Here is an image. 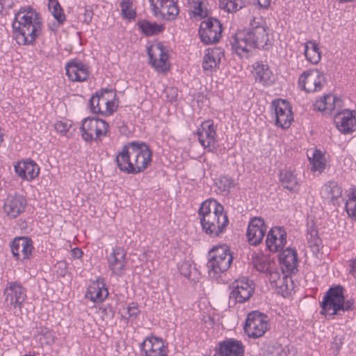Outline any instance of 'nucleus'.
Instances as JSON below:
<instances>
[{"mask_svg": "<svg viewBox=\"0 0 356 356\" xmlns=\"http://www.w3.org/2000/svg\"><path fill=\"white\" fill-rule=\"evenodd\" d=\"M12 27L18 44L33 45L42 34V18L32 7H21L15 14Z\"/></svg>", "mask_w": 356, "mask_h": 356, "instance_id": "nucleus-1", "label": "nucleus"}, {"mask_svg": "<svg viewBox=\"0 0 356 356\" xmlns=\"http://www.w3.org/2000/svg\"><path fill=\"white\" fill-rule=\"evenodd\" d=\"M152 159V153L149 147L144 143L134 141L123 145L115 160L122 172L136 175L147 168Z\"/></svg>", "mask_w": 356, "mask_h": 356, "instance_id": "nucleus-2", "label": "nucleus"}, {"mask_svg": "<svg viewBox=\"0 0 356 356\" xmlns=\"http://www.w3.org/2000/svg\"><path fill=\"white\" fill-rule=\"evenodd\" d=\"M198 218L202 231L210 237L223 234L229 221L224 207L214 199L204 200L198 209Z\"/></svg>", "mask_w": 356, "mask_h": 356, "instance_id": "nucleus-3", "label": "nucleus"}, {"mask_svg": "<svg viewBox=\"0 0 356 356\" xmlns=\"http://www.w3.org/2000/svg\"><path fill=\"white\" fill-rule=\"evenodd\" d=\"M208 273L211 278L218 280L230 266L233 257L226 245L214 246L209 254Z\"/></svg>", "mask_w": 356, "mask_h": 356, "instance_id": "nucleus-4", "label": "nucleus"}, {"mask_svg": "<svg viewBox=\"0 0 356 356\" xmlns=\"http://www.w3.org/2000/svg\"><path fill=\"white\" fill-rule=\"evenodd\" d=\"M321 314L325 316H333L340 311H348L353 309L352 304L345 302L343 288L337 286L330 289L321 302Z\"/></svg>", "mask_w": 356, "mask_h": 356, "instance_id": "nucleus-5", "label": "nucleus"}, {"mask_svg": "<svg viewBox=\"0 0 356 356\" xmlns=\"http://www.w3.org/2000/svg\"><path fill=\"white\" fill-rule=\"evenodd\" d=\"M90 111L104 116L112 115L118 108V101L113 90L104 89L97 91L90 99Z\"/></svg>", "mask_w": 356, "mask_h": 356, "instance_id": "nucleus-6", "label": "nucleus"}, {"mask_svg": "<svg viewBox=\"0 0 356 356\" xmlns=\"http://www.w3.org/2000/svg\"><path fill=\"white\" fill-rule=\"evenodd\" d=\"M109 125L98 118H86L82 120L80 130L81 136L86 142L102 140L106 136Z\"/></svg>", "mask_w": 356, "mask_h": 356, "instance_id": "nucleus-7", "label": "nucleus"}, {"mask_svg": "<svg viewBox=\"0 0 356 356\" xmlns=\"http://www.w3.org/2000/svg\"><path fill=\"white\" fill-rule=\"evenodd\" d=\"M270 329L268 316L258 311H253L247 316L244 325L245 333L248 337L258 339Z\"/></svg>", "mask_w": 356, "mask_h": 356, "instance_id": "nucleus-8", "label": "nucleus"}, {"mask_svg": "<svg viewBox=\"0 0 356 356\" xmlns=\"http://www.w3.org/2000/svg\"><path fill=\"white\" fill-rule=\"evenodd\" d=\"M151 66L159 73L170 70L168 50L161 42H154L147 49Z\"/></svg>", "mask_w": 356, "mask_h": 356, "instance_id": "nucleus-9", "label": "nucleus"}, {"mask_svg": "<svg viewBox=\"0 0 356 356\" xmlns=\"http://www.w3.org/2000/svg\"><path fill=\"white\" fill-rule=\"evenodd\" d=\"M252 46L256 48H264L269 41L268 27L261 17H254L249 23V29L245 30Z\"/></svg>", "mask_w": 356, "mask_h": 356, "instance_id": "nucleus-10", "label": "nucleus"}, {"mask_svg": "<svg viewBox=\"0 0 356 356\" xmlns=\"http://www.w3.org/2000/svg\"><path fill=\"white\" fill-rule=\"evenodd\" d=\"M325 83L324 74L318 69L305 70L298 78L299 88L306 92L320 91Z\"/></svg>", "mask_w": 356, "mask_h": 356, "instance_id": "nucleus-11", "label": "nucleus"}, {"mask_svg": "<svg viewBox=\"0 0 356 356\" xmlns=\"http://www.w3.org/2000/svg\"><path fill=\"white\" fill-rule=\"evenodd\" d=\"M196 134L199 143L205 149L213 152L216 149V127L213 120H207L203 121L197 127Z\"/></svg>", "mask_w": 356, "mask_h": 356, "instance_id": "nucleus-12", "label": "nucleus"}, {"mask_svg": "<svg viewBox=\"0 0 356 356\" xmlns=\"http://www.w3.org/2000/svg\"><path fill=\"white\" fill-rule=\"evenodd\" d=\"M231 299L235 302L243 303L248 300L254 291L253 282L247 277L235 280L229 286Z\"/></svg>", "mask_w": 356, "mask_h": 356, "instance_id": "nucleus-13", "label": "nucleus"}, {"mask_svg": "<svg viewBox=\"0 0 356 356\" xmlns=\"http://www.w3.org/2000/svg\"><path fill=\"white\" fill-rule=\"evenodd\" d=\"M149 3L153 15L163 19L174 20L179 12L175 0H149Z\"/></svg>", "mask_w": 356, "mask_h": 356, "instance_id": "nucleus-14", "label": "nucleus"}, {"mask_svg": "<svg viewBox=\"0 0 356 356\" xmlns=\"http://www.w3.org/2000/svg\"><path fill=\"white\" fill-rule=\"evenodd\" d=\"M222 25L215 18H208L200 24L199 35L201 40L205 44L218 42L221 38Z\"/></svg>", "mask_w": 356, "mask_h": 356, "instance_id": "nucleus-15", "label": "nucleus"}, {"mask_svg": "<svg viewBox=\"0 0 356 356\" xmlns=\"http://www.w3.org/2000/svg\"><path fill=\"white\" fill-rule=\"evenodd\" d=\"M271 106L275 113L276 125L282 129L289 128L293 120L289 103L286 100L277 99L273 101Z\"/></svg>", "mask_w": 356, "mask_h": 356, "instance_id": "nucleus-16", "label": "nucleus"}, {"mask_svg": "<svg viewBox=\"0 0 356 356\" xmlns=\"http://www.w3.org/2000/svg\"><path fill=\"white\" fill-rule=\"evenodd\" d=\"M287 243L286 230L279 226L272 227L267 234L266 245L271 252H277L283 250Z\"/></svg>", "mask_w": 356, "mask_h": 356, "instance_id": "nucleus-17", "label": "nucleus"}, {"mask_svg": "<svg viewBox=\"0 0 356 356\" xmlns=\"http://www.w3.org/2000/svg\"><path fill=\"white\" fill-rule=\"evenodd\" d=\"M168 346L161 338L148 337L141 345L142 356H167Z\"/></svg>", "mask_w": 356, "mask_h": 356, "instance_id": "nucleus-18", "label": "nucleus"}, {"mask_svg": "<svg viewBox=\"0 0 356 356\" xmlns=\"http://www.w3.org/2000/svg\"><path fill=\"white\" fill-rule=\"evenodd\" d=\"M107 261L112 273L118 276L122 275L127 263L126 250L122 247L115 246L112 249Z\"/></svg>", "mask_w": 356, "mask_h": 356, "instance_id": "nucleus-19", "label": "nucleus"}, {"mask_svg": "<svg viewBox=\"0 0 356 356\" xmlns=\"http://www.w3.org/2000/svg\"><path fill=\"white\" fill-rule=\"evenodd\" d=\"M335 127L343 134H350L356 130V118L353 111L345 109L335 114Z\"/></svg>", "mask_w": 356, "mask_h": 356, "instance_id": "nucleus-20", "label": "nucleus"}, {"mask_svg": "<svg viewBox=\"0 0 356 356\" xmlns=\"http://www.w3.org/2000/svg\"><path fill=\"white\" fill-rule=\"evenodd\" d=\"M26 204V200L22 195H10L4 202L3 209L6 216L15 218L25 211Z\"/></svg>", "mask_w": 356, "mask_h": 356, "instance_id": "nucleus-21", "label": "nucleus"}, {"mask_svg": "<svg viewBox=\"0 0 356 356\" xmlns=\"http://www.w3.org/2000/svg\"><path fill=\"white\" fill-rule=\"evenodd\" d=\"M13 166L17 177L24 181H31L40 173V167L35 161L31 159L17 161Z\"/></svg>", "mask_w": 356, "mask_h": 356, "instance_id": "nucleus-22", "label": "nucleus"}, {"mask_svg": "<svg viewBox=\"0 0 356 356\" xmlns=\"http://www.w3.org/2000/svg\"><path fill=\"white\" fill-rule=\"evenodd\" d=\"M231 44L233 51L241 58H248L254 49L245 30L238 31L233 36Z\"/></svg>", "mask_w": 356, "mask_h": 356, "instance_id": "nucleus-23", "label": "nucleus"}, {"mask_svg": "<svg viewBox=\"0 0 356 356\" xmlns=\"http://www.w3.org/2000/svg\"><path fill=\"white\" fill-rule=\"evenodd\" d=\"M4 294L6 301L19 309L22 308L26 298V290L16 282L8 283Z\"/></svg>", "mask_w": 356, "mask_h": 356, "instance_id": "nucleus-24", "label": "nucleus"}, {"mask_svg": "<svg viewBox=\"0 0 356 356\" xmlns=\"http://www.w3.org/2000/svg\"><path fill=\"white\" fill-rule=\"evenodd\" d=\"M13 255L19 260L29 259L33 250L31 239L28 237H16L10 244Z\"/></svg>", "mask_w": 356, "mask_h": 356, "instance_id": "nucleus-25", "label": "nucleus"}, {"mask_svg": "<svg viewBox=\"0 0 356 356\" xmlns=\"http://www.w3.org/2000/svg\"><path fill=\"white\" fill-rule=\"evenodd\" d=\"M66 74L72 81L82 82L87 79L89 75V68L79 60H72L65 65Z\"/></svg>", "mask_w": 356, "mask_h": 356, "instance_id": "nucleus-26", "label": "nucleus"}, {"mask_svg": "<svg viewBox=\"0 0 356 356\" xmlns=\"http://www.w3.org/2000/svg\"><path fill=\"white\" fill-rule=\"evenodd\" d=\"M266 232L264 221L261 218H252L248 226L247 238L252 245L259 244L263 239Z\"/></svg>", "mask_w": 356, "mask_h": 356, "instance_id": "nucleus-27", "label": "nucleus"}, {"mask_svg": "<svg viewBox=\"0 0 356 356\" xmlns=\"http://www.w3.org/2000/svg\"><path fill=\"white\" fill-rule=\"evenodd\" d=\"M224 57V51L219 47L209 48L205 51L202 68L206 72H213L219 67Z\"/></svg>", "mask_w": 356, "mask_h": 356, "instance_id": "nucleus-28", "label": "nucleus"}, {"mask_svg": "<svg viewBox=\"0 0 356 356\" xmlns=\"http://www.w3.org/2000/svg\"><path fill=\"white\" fill-rule=\"evenodd\" d=\"M252 67V74L256 82L263 86H270L273 83L275 76L268 65L262 62H256Z\"/></svg>", "mask_w": 356, "mask_h": 356, "instance_id": "nucleus-29", "label": "nucleus"}, {"mask_svg": "<svg viewBox=\"0 0 356 356\" xmlns=\"http://www.w3.org/2000/svg\"><path fill=\"white\" fill-rule=\"evenodd\" d=\"M245 347L241 341L228 339L219 343L220 356H243Z\"/></svg>", "mask_w": 356, "mask_h": 356, "instance_id": "nucleus-30", "label": "nucleus"}, {"mask_svg": "<svg viewBox=\"0 0 356 356\" xmlns=\"http://www.w3.org/2000/svg\"><path fill=\"white\" fill-rule=\"evenodd\" d=\"M108 292L104 282L99 279L92 281L88 286L86 298L94 302H101L107 296Z\"/></svg>", "mask_w": 356, "mask_h": 356, "instance_id": "nucleus-31", "label": "nucleus"}, {"mask_svg": "<svg viewBox=\"0 0 356 356\" xmlns=\"http://www.w3.org/2000/svg\"><path fill=\"white\" fill-rule=\"evenodd\" d=\"M307 158L311 165V170L318 175L321 174L327 166V159L324 153L317 149H310L307 152Z\"/></svg>", "mask_w": 356, "mask_h": 356, "instance_id": "nucleus-32", "label": "nucleus"}, {"mask_svg": "<svg viewBox=\"0 0 356 356\" xmlns=\"http://www.w3.org/2000/svg\"><path fill=\"white\" fill-rule=\"evenodd\" d=\"M280 263L283 271L293 273L298 266V254L296 249L288 248L280 254Z\"/></svg>", "mask_w": 356, "mask_h": 356, "instance_id": "nucleus-33", "label": "nucleus"}, {"mask_svg": "<svg viewBox=\"0 0 356 356\" xmlns=\"http://www.w3.org/2000/svg\"><path fill=\"white\" fill-rule=\"evenodd\" d=\"M279 178L284 188L291 192H297L299 190V181L293 170L291 168L282 170L280 172Z\"/></svg>", "mask_w": 356, "mask_h": 356, "instance_id": "nucleus-34", "label": "nucleus"}, {"mask_svg": "<svg viewBox=\"0 0 356 356\" xmlns=\"http://www.w3.org/2000/svg\"><path fill=\"white\" fill-rule=\"evenodd\" d=\"M304 55L306 60L313 65L318 64L321 59V51L315 40H308L304 43Z\"/></svg>", "mask_w": 356, "mask_h": 356, "instance_id": "nucleus-35", "label": "nucleus"}, {"mask_svg": "<svg viewBox=\"0 0 356 356\" xmlns=\"http://www.w3.org/2000/svg\"><path fill=\"white\" fill-rule=\"evenodd\" d=\"M323 198L334 203L342 195L341 187L334 181H329L325 184L321 191Z\"/></svg>", "mask_w": 356, "mask_h": 356, "instance_id": "nucleus-36", "label": "nucleus"}, {"mask_svg": "<svg viewBox=\"0 0 356 356\" xmlns=\"http://www.w3.org/2000/svg\"><path fill=\"white\" fill-rule=\"evenodd\" d=\"M340 103V99L331 94L324 95L317 99L314 104L316 109L320 111L331 112L337 104Z\"/></svg>", "mask_w": 356, "mask_h": 356, "instance_id": "nucleus-37", "label": "nucleus"}, {"mask_svg": "<svg viewBox=\"0 0 356 356\" xmlns=\"http://www.w3.org/2000/svg\"><path fill=\"white\" fill-rule=\"evenodd\" d=\"M254 267L260 272L268 271L270 266V259L268 255L262 251L254 252L252 255Z\"/></svg>", "mask_w": 356, "mask_h": 356, "instance_id": "nucleus-38", "label": "nucleus"}, {"mask_svg": "<svg viewBox=\"0 0 356 356\" xmlns=\"http://www.w3.org/2000/svg\"><path fill=\"white\" fill-rule=\"evenodd\" d=\"M191 13L196 19L205 18L209 15V10L206 4L201 0H188Z\"/></svg>", "mask_w": 356, "mask_h": 356, "instance_id": "nucleus-39", "label": "nucleus"}, {"mask_svg": "<svg viewBox=\"0 0 356 356\" xmlns=\"http://www.w3.org/2000/svg\"><path fill=\"white\" fill-rule=\"evenodd\" d=\"M138 29L146 35L150 36L156 35L164 30L162 24L152 23L147 20H140L137 23Z\"/></svg>", "mask_w": 356, "mask_h": 356, "instance_id": "nucleus-40", "label": "nucleus"}, {"mask_svg": "<svg viewBox=\"0 0 356 356\" xmlns=\"http://www.w3.org/2000/svg\"><path fill=\"white\" fill-rule=\"evenodd\" d=\"M307 244L313 252H318L322 247L318 230L313 226L308 228L307 234Z\"/></svg>", "mask_w": 356, "mask_h": 356, "instance_id": "nucleus-41", "label": "nucleus"}, {"mask_svg": "<svg viewBox=\"0 0 356 356\" xmlns=\"http://www.w3.org/2000/svg\"><path fill=\"white\" fill-rule=\"evenodd\" d=\"M121 317L127 321L134 322L136 320L138 314H140V309H138V305L134 302H131L127 307H122L120 310Z\"/></svg>", "mask_w": 356, "mask_h": 356, "instance_id": "nucleus-42", "label": "nucleus"}, {"mask_svg": "<svg viewBox=\"0 0 356 356\" xmlns=\"http://www.w3.org/2000/svg\"><path fill=\"white\" fill-rule=\"evenodd\" d=\"M275 288L278 293L285 297L290 295L293 291V282L289 275H282V280Z\"/></svg>", "mask_w": 356, "mask_h": 356, "instance_id": "nucleus-43", "label": "nucleus"}, {"mask_svg": "<svg viewBox=\"0 0 356 356\" xmlns=\"http://www.w3.org/2000/svg\"><path fill=\"white\" fill-rule=\"evenodd\" d=\"M244 0H219V7L227 13L239 10L244 6Z\"/></svg>", "mask_w": 356, "mask_h": 356, "instance_id": "nucleus-44", "label": "nucleus"}, {"mask_svg": "<svg viewBox=\"0 0 356 356\" xmlns=\"http://www.w3.org/2000/svg\"><path fill=\"white\" fill-rule=\"evenodd\" d=\"M346 209L349 216L356 218V188H351L348 192Z\"/></svg>", "mask_w": 356, "mask_h": 356, "instance_id": "nucleus-45", "label": "nucleus"}, {"mask_svg": "<svg viewBox=\"0 0 356 356\" xmlns=\"http://www.w3.org/2000/svg\"><path fill=\"white\" fill-rule=\"evenodd\" d=\"M49 10L54 17L59 22H63L65 16L63 9L57 0H49Z\"/></svg>", "mask_w": 356, "mask_h": 356, "instance_id": "nucleus-46", "label": "nucleus"}, {"mask_svg": "<svg viewBox=\"0 0 356 356\" xmlns=\"http://www.w3.org/2000/svg\"><path fill=\"white\" fill-rule=\"evenodd\" d=\"M121 10L123 16L127 19H134L136 13L133 9V3L131 0H122L121 2Z\"/></svg>", "mask_w": 356, "mask_h": 356, "instance_id": "nucleus-47", "label": "nucleus"}, {"mask_svg": "<svg viewBox=\"0 0 356 356\" xmlns=\"http://www.w3.org/2000/svg\"><path fill=\"white\" fill-rule=\"evenodd\" d=\"M282 275L284 274H281L278 270H271L268 274V280L273 287L275 288V286H277L279 282L282 280Z\"/></svg>", "mask_w": 356, "mask_h": 356, "instance_id": "nucleus-48", "label": "nucleus"}, {"mask_svg": "<svg viewBox=\"0 0 356 356\" xmlns=\"http://www.w3.org/2000/svg\"><path fill=\"white\" fill-rule=\"evenodd\" d=\"M71 127V124L68 122H63V121H58L55 123L54 127L57 132L65 134H66L70 128Z\"/></svg>", "mask_w": 356, "mask_h": 356, "instance_id": "nucleus-49", "label": "nucleus"}, {"mask_svg": "<svg viewBox=\"0 0 356 356\" xmlns=\"http://www.w3.org/2000/svg\"><path fill=\"white\" fill-rule=\"evenodd\" d=\"M179 272L186 277H189L191 275V266L187 262L181 263L179 266Z\"/></svg>", "mask_w": 356, "mask_h": 356, "instance_id": "nucleus-50", "label": "nucleus"}, {"mask_svg": "<svg viewBox=\"0 0 356 356\" xmlns=\"http://www.w3.org/2000/svg\"><path fill=\"white\" fill-rule=\"evenodd\" d=\"M348 273L354 278H356V259H352L348 261Z\"/></svg>", "mask_w": 356, "mask_h": 356, "instance_id": "nucleus-51", "label": "nucleus"}, {"mask_svg": "<svg viewBox=\"0 0 356 356\" xmlns=\"http://www.w3.org/2000/svg\"><path fill=\"white\" fill-rule=\"evenodd\" d=\"M257 5L260 8L268 9L270 5L271 0H257Z\"/></svg>", "mask_w": 356, "mask_h": 356, "instance_id": "nucleus-52", "label": "nucleus"}, {"mask_svg": "<svg viewBox=\"0 0 356 356\" xmlns=\"http://www.w3.org/2000/svg\"><path fill=\"white\" fill-rule=\"evenodd\" d=\"M11 2L10 0H0V13L4 9L10 7Z\"/></svg>", "mask_w": 356, "mask_h": 356, "instance_id": "nucleus-53", "label": "nucleus"}, {"mask_svg": "<svg viewBox=\"0 0 356 356\" xmlns=\"http://www.w3.org/2000/svg\"><path fill=\"white\" fill-rule=\"evenodd\" d=\"M72 256L74 258H80L82 254H83V252L82 251L79 249V248H74L72 250Z\"/></svg>", "mask_w": 356, "mask_h": 356, "instance_id": "nucleus-54", "label": "nucleus"}, {"mask_svg": "<svg viewBox=\"0 0 356 356\" xmlns=\"http://www.w3.org/2000/svg\"><path fill=\"white\" fill-rule=\"evenodd\" d=\"M92 19V12L90 10H86L84 13V22L89 24Z\"/></svg>", "mask_w": 356, "mask_h": 356, "instance_id": "nucleus-55", "label": "nucleus"}, {"mask_svg": "<svg viewBox=\"0 0 356 356\" xmlns=\"http://www.w3.org/2000/svg\"><path fill=\"white\" fill-rule=\"evenodd\" d=\"M3 136L4 134L3 130L0 128V147L1 146L3 142Z\"/></svg>", "mask_w": 356, "mask_h": 356, "instance_id": "nucleus-56", "label": "nucleus"}, {"mask_svg": "<svg viewBox=\"0 0 356 356\" xmlns=\"http://www.w3.org/2000/svg\"><path fill=\"white\" fill-rule=\"evenodd\" d=\"M47 334H49L50 338H51L50 342H53L54 341V337H53L52 334L51 332H47Z\"/></svg>", "mask_w": 356, "mask_h": 356, "instance_id": "nucleus-57", "label": "nucleus"}, {"mask_svg": "<svg viewBox=\"0 0 356 356\" xmlns=\"http://www.w3.org/2000/svg\"><path fill=\"white\" fill-rule=\"evenodd\" d=\"M24 356H35V355L26 354V355H24Z\"/></svg>", "mask_w": 356, "mask_h": 356, "instance_id": "nucleus-58", "label": "nucleus"}, {"mask_svg": "<svg viewBox=\"0 0 356 356\" xmlns=\"http://www.w3.org/2000/svg\"><path fill=\"white\" fill-rule=\"evenodd\" d=\"M170 91L174 92V89H173V88H171V89H170Z\"/></svg>", "mask_w": 356, "mask_h": 356, "instance_id": "nucleus-59", "label": "nucleus"}]
</instances>
